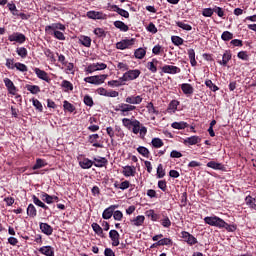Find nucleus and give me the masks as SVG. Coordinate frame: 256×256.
<instances>
[{"mask_svg":"<svg viewBox=\"0 0 256 256\" xmlns=\"http://www.w3.org/2000/svg\"><path fill=\"white\" fill-rule=\"evenodd\" d=\"M45 31L46 33H49V35H54L59 41H65V34L61 32L65 31V25L61 23H53L52 25L46 26Z\"/></svg>","mask_w":256,"mask_h":256,"instance_id":"1","label":"nucleus"},{"mask_svg":"<svg viewBox=\"0 0 256 256\" xmlns=\"http://www.w3.org/2000/svg\"><path fill=\"white\" fill-rule=\"evenodd\" d=\"M204 223L210 225V227H217L218 229H223L225 225V220L219 218V216H207L204 218Z\"/></svg>","mask_w":256,"mask_h":256,"instance_id":"2","label":"nucleus"},{"mask_svg":"<svg viewBox=\"0 0 256 256\" xmlns=\"http://www.w3.org/2000/svg\"><path fill=\"white\" fill-rule=\"evenodd\" d=\"M135 109H137L135 105L120 103L116 106L114 111H119L123 117H128V115H131V111H135Z\"/></svg>","mask_w":256,"mask_h":256,"instance_id":"3","label":"nucleus"},{"mask_svg":"<svg viewBox=\"0 0 256 256\" xmlns=\"http://www.w3.org/2000/svg\"><path fill=\"white\" fill-rule=\"evenodd\" d=\"M109 77L107 74L88 76L84 78L85 83H90V85H103L105 80Z\"/></svg>","mask_w":256,"mask_h":256,"instance_id":"4","label":"nucleus"},{"mask_svg":"<svg viewBox=\"0 0 256 256\" xmlns=\"http://www.w3.org/2000/svg\"><path fill=\"white\" fill-rule=\"evenodd\" d=\"M139 75H141V70L139 69L128 70L120 77V81H135V79H138Z\"/></svg>","mask_w":256,"mask_h":256,"instance_id":"5","label":"nucleus"},{"mask_svg":"<svg viewBox=\"0 0 256 256\" xmlns=\"http://www.w3.org/2000/svg\"><path fill=\"white\" fill-rule=\"evenodd\" d=\"M107 69V64L105 63H93L88 65V67L85 69L86 73H95V71H105Z\"/></svg>","mask_w":256,"mask_h":256,"instance_id":"6","label":"nucleus"},{"mask_svg":"<svg viewBox=\"0 0 256 256\" xmlns=\"http://www.w3.org/2000/svg\"><path fill=\"white\" fill-rule=\"evenodd\" d=\"M133 45H135V39H125L116 43V49L123 51L124 49H129V47H133Z\"/></svg>","mask_w":256,"mask_h":256,"instance_id":"7","label":"nucleus"},{"mask_svg":"<svg viewBox=\"0 0 256 256\" xmlns=\"http://www.w3.org/2000/svg\"><path fill=\"white\" fill-rule=\"evenodd\" d=\"M181 237H182V239H184V241L188 245L193 246V245H197V243H198L197 238H195V236H193L191 233H189L187 231H182Z\"/></svg>","mask_w":256,"mask_h":256,"instance_id":"8","label":"nucleus"},{"mask_svg":"<svg viewBox=\"0 0 256 256\" xmlns=\"http://www.w3.org/2000/svg\"><path fill=\"white\" fill-rule=\"evenodd\" d=\"M8 40L16 43L23 44L25 41H27V37L23 33L14 32L13 34L8 36Z\"/></svg>","mask_w":256,"mask_h":256,"instance_id":"9","label":"nucleus"},{"mask_svg":"<svg viewBox=\"0 0 256 256\" xmlns=\"http://www.w3.org/2000/svg\"><path fill=\"white\" fill-rule=\"evenodd\" d=\"M161 70L162 73H167L168 75H177V73H181V68L173 65H164Z\"/></svg>","mask_w":256,"mask_h":256,"instance_id":"10","label":"nucleus"},{"mask_svg":"<svg viewBox=\"0 0 256 256\" xmlns=\"http://www.w3.org/2000/svg\"><path fill=\"white\" fill-rule=\"evenodd\" d=\"M122 174L124 177H135L137 175V168L135 166H124L122 167Z\"/></svg>","mask_w":256,"mask_h":256,"instance_id":"11","label":"nucleus"},{"mask_svg":"<svg viewBox=\"0 0 256 256\" xmlns=\"http://www.w3.org/2000/svg\"><path fill=\"white\" fill-rule=\"evenodd\" d=\"M86 17H88V19L104 20V19H107V14L103 12H97V11H88L86 14Z\"/></svg>","mask_w":256,"mask_h":256,"instance_id":"12","label":"nucleus"},{"mask_svg":"<svg viewBox=\"0 0 256 256\" xmlns=\"http://www.w3.org/2000/svg\"><path fill=\"white\" fill-rule=\"evenodd\" d=\"M4 85L7 88L10 95H17V87L9 78H4Z\"/></svg>","mask_w":256,"mask_h":256,"instance_id":"13","label":"nucleus"},{"mask_svg":"<svg viewBox=\"0 0 256 256\" xmlns=\"http://www.w3.org/2000/svg\"><path fill=\"white\" fill-rule=\"evenodd\" d=\"M121 235H119V232L117 230H110L109 232V238L112 241V247H119V239Z\"/></svg>","mask_w":256,"mask_h":256,"instance_id":"14","label":"nucleus"},{"mask_svg":"<svg viewBox=\"0 0 256 256\" xmlns=\"http://www.w3.org/2000/svg\"><path fill=\"white\" fill-rule=\"evenodd\" d=\"M115 209H119V205H111L110 207L106 208L102 213L103 219H111Z\"/></svg>","mask_w":256,"mask_h":256,"instance_id":"15","label":"nucleus"},{"mask_svg":"<svg viewBox=\"0 0 256 256\" xmlns=\"http://www.w3.org/2000/svg\"><path fill=\"white\" fill-rule=\"evenodd\" d=\"M125 103H128L129 105H141L143 103V97L141 96H128L125 99Z\"/></svg>","mask_w":256,"mask_h":256,"instance_id":"16","label":"nucleus"},{"mask_svg":"<svg viewBox=\"0 0 256 256\" xmlns=\"http://www.w3.org/2000/svg\"><path fill=\"white\" fill-rule=\"evenodd\" d=\"M130 223L133 227H141L143 223H145V216L138 215L132 219H130Z\"/></svg>","mask_w":256,"mask_h":256,"instance_id":"17","label":"nucleus"},{"mask_svg":"<svg viewBox=\"0 0 256 256\" xmlns=\"http://www.w3.org/2000/svg\"><path fill=\"white\" fill-rule=\"evenodd\" d=\"M34 72L36 73L38 79H41L42 81H46V83H49V81H51V79L49 78V74H47L45 70L35 68Z\"/></svg>","mask_w":256,"mask_h":256,"instance_id":"18","label":"nucleus"},{"mask_svg":"<svg viewBox=\"0 0 256 256\" xmlns=\"http://www.w3.org/2000/svg\"><path fill=\"white\" fill-rule=\"evenodd\" d=\"M99 134H92L88 137L89 143L92 144L93 147H98L99 149H103V144L98 143Z\"/></svg>","mask_w":256,"mask_h":256,"instance_id":"19","label":"nucleus"},{"mask_svg":"<svg viewBox=\"0 0 256 256\" xmlns=\"http://www.w3.org/2000/svg\"><path fill=\"white\" fill-rule=\"evenodd\" d=\"M206 165H207V167H209L210 169H214L215 171H224L225 170V166L219 162L210 161Z\"/></svg>","mask_w":256,"mask_h":256,"instance_id":"20","label":"nucleus"},{"mask_svg":"<svg viewBox=\"0 0 256 256\" xmlns=\"http://www.w3.org/2000/svg\"><path fill=\"white\" fill-rule=\"evenodd\" d=\"M40 230L42 231V233H44V235H53V227H51V225H49L48 223H40Z\"/></svg>","mask_w":256,"mask_h":256,"instance_id":"21","label":"nucleus"},{"mask_svg":"<svg viewBox=\"0 0 256 256\" xmlns=\"http://www.w3.org/2000/svg\"><path fill=\"white\" fill-rule=\"evenodd\" d=\"M157 65H159V60L154 58L151 62H147L146 67L151 73H157Z\"/></svg>","mask_w":256,"mask_h":256,"instance_id":"22","label":"nucleus"},{"mask_svg":"<svg viewBox=\"0 0 256 256\" xmlns=\"http://www.w3.org/2000/svg\"><path fill=\"white\" fill-rule=\"evenodd\" d=\"M78 161L82 169H91L93 167V161L89 160V158H83L82 160L78 158Z\"/></svg>","mask_w":256,"mask_h":256,"instance_id":"23","label":"nucleus"},{"mask_svg":"<svg viewBox=\"0 0 256 256\" xmlns=\"http://www.w3.org/2000/svg\"><path fill=\"white\" fill-rule=\"evenodd\" d=\"M181 90L184 93V95H193V93L195 91V89L189 83L181 84Z\"/></svg>","mask_w":256,"mask_h":256,"instance_id":"24","label":"nucleus"},{"mask_svg":"<svg viewBox=\"0 0 256 256\" xmlns=\"http://www.w3.org/2000/svg\"><path fill=\"white\" fill-rule=\"evenodd\" d=\"M38 251L42 255H46V256H54L55 255V251L53 250V247H51V246H43Z\"/></svg>","mask_w":256,"mask_h":256,"instance_id":"25","label":"nucleus"},{"mask_svg":"<svg viewBox=\"0 0 256 256\" xmlns=\"http://www.w3.org/2000/svg\"><path fill=\"white\" fill-rule=\"evenodd\" d=\"M245 204L247 205V207H249V209H253L254 211H256V199L253 198L251 195L246 196Z\"/></svg>","mask_w":256,"mask_h":256,"instance_id":"26","label":"nucleus"},{"mask_svg":"<svg viewBox=\"0 0 256 256\" xmlns=\"http://www.w3.org/2000/svg\"><path fill=\"white\" fill-rule=\"evenodd\" d=\"M112 9L118 13V15H121V17H124L125 19H129V13L127 10H124L122 8H119L117 5H112Z\"/></svg>","mask_w":256,"mask_h":256,"instance_id":"27","label":"nucleus"},{"mask_svg":"<svg viewBox=\"0 0 256 256\" xmlns=\"http://www.w3.org/2000/svg\"><path fill=\"white\" fill-rule=\"evenodd\" d=\"M232 59V54L231 51H225L223 56H222V61L219 62L220 65H223L224 67L231 61Z\"/></svg>","mask_w":256,"mask_h":256,"instance_id":"28","label":"nucleus"},{"mask_svg":"<svg viewBox=\"0 0 256 256\" xmlns=\"http://www.w3.org/2000/svg\"><path fill=\"white\" fill-rule=\"evenodd\" d=\"M184 143L188 145H197V143H201V138L199 136H191L184 140Z\"/></svg>","mask_w":256,"mask_h":256,"instance_id":"29","label":"nucleus"},{"mask_svg":"<svg viewBox=\"0 0 256 256\" xmlns=\"http://www.w3.org/2000/svg\"><path fill=\"white\" fill-rule=\"evenodd\" d=\"M177 107H179V101L177 100H172L167 108L168 113H175L177 111Z\"/></svg>","mask_w":256,"mask_h":256,"instance_id":"30","label":"nucleus"},{"mask_svg":"<svg viewBox=\"0 0 256 256\" xmlns=\"http://www.w3.org/2000/svg\"><path fill=\"white\" fill-rule=\"evenodd\" d=\"M114 27H116V29H120L121 31H124V32L129 31V26H127L126 23L123 21H115Z\"/></svg>","mask_w":256,"mask_h":256,"instance_id":"31","label":"nucleus"},{"mask_svg":"<svg viewBox=\"0 0 256 256\" xmlns=\"http://www.w3.org/2000/svg\"><path fill=\"white\" fill-rule=\"evenodd\" d=\"M27 215H28V217H32V218L37 217V208H35V205H33V204L28 205Z\"/></svg>","mask_w":256,"mask_h":256,"instance_id":"32","label":"nucleus"},{"mask_svg":"<svg viewBox=\"0 0 256 256\" xmlns=\"http://www.w3.org/2000/svg\"><path fill=\"white\" fill-rule=\"evenodd\" d=\"M188 57H189L190 64L192 65V67H197V60L195 59V50L194 49L188 50Z\"/></svg>","mask_w":256,"mask_h":256,"instance_id":"33","label":"nucleus"},{"mask_svg":"<svg viewBox=\"0 0 256 256\" xmlns=\"http://www.w3.org/2000/svg\"><path fill=\"white\" fill-rule=\"evenodd\" d=\"M146 109H147L149 115H159V110H157V108H155V106L153 105V102H149L146 105Z\"/></svg>","mask_w":256,"mask_h":256,"instance_id":"34","label":"nucleus"},{"mask_svg":"<svg viewBox=\"0 0 256 256\" xmlns=\"http://www.w3.org/2000/svg\"><path fill=\"white\" fill-rule=\"evenodd\" d=\"M32 199L34 205H37L38 207H41L42 209L45 210L49 209V206L45 205V203H43V201H41L37 196L33 195Z\"/></svg>","mask_w":256,"mask_h":256,"instance_id":"35","label":"nucleus"},{"mask_svg":"<svg viewBox=\"0 0 256 256\" xmlns=\"http://www.w3.org/2000/svg\"><path fill=\"white\" fill-rule=\"evenodd\" d=\"M27 91H30L32 95H37V93H41V88L37 85H26Z\"/></svg>","mask_w":256,"mask_h":256,"instance_id":"36","label":"nucleus"},{"mask_svg":"<svg viewBox=\"0 0 256 256\" xmlns=\"http://www.w3.org/2000/svg\"><path fill=\"white\" fill-rule=\"evenodd\" d=\"M94 165L95 167H105V165H107V160L103 157L94 158Z\"/></svg>","mask_w":256,"mask_h":256,"instance_id":"37","label":"nucleus"},{"mask_svg":"<svg viewBox=\"0 0 256 256\" xmlns=\"http://www.w3.org/2000/svg\"><path fill=\"white\" fill-rule=\"evenodd\" d=\"M171 127H172V129H179V130L187 129L188 124H187V122H184V121H182V122H174V123L171 124Z\"/></svg>","mask_w":256,"mask_h":256,"instance_id":"38","label":"nucleus"},{"mask_svg":"<svg viewBox=\"0 0 256 256\" xmlns=\"http://www.w3.org/2000/svg\"><path fill=\"white\" fill-rule=\"evenodd\" d=\"M79 42L81 43V45H83L84 47H91V38L89 36H81L79 38Z\"/></svg>","mask_w":256,"mask_h":256,"instance_id":"39","label":"nucleus"},{"mask_svg":"<svg viewBox=\"0 0 256 256\" xmlns=\"http://www.w3.org/2000/svg\"><path fill=\"white\" fill-rule=\"evenodd\" d=\"M156 245L158 247L165 246V245H173V240H171L170 238H163V239L158 240L156 242Z\"/></svg>","mask_w":256,"mask_h":256,"instance_id":"40","label":"nucleus"},{"mask_svg":"<svg viewBox=\"0 0 256 256\" xmlns=\"http://www.w3.org/2000/svg\"><path fill=\"white\" fill-rule=\"evenodd\" d=\"M61 87L64 88V91L67 93L68 91H73V84L70 81L63 80L61 83Z\"/></svg>","mask_w":256,"mask_h":256,"instance_id":"41","label":"nucleus"},{"mask_svg":"<svg viewBox=\"0 0 256 256\" xmlns=\"http://www.w3.org/2000/svg\"><path fill=\"white\" fill-rule=\"evenodd\" d=\"M157 179H163L165 177V168H163V164H159L156 171Z\"/></svg>","mask_w":256,"mask_h":256,"instance_id":"42","label":"nucleus"},{"mask_svg":"<svg viewBox=\"0 0 256 256\" xmlns=\"http://www.w3.org/2000/svg\"><path fill=\"white\" fill-rule=\"evenodd\" d=\"M40 198L42 199V201H44V203H47L48 205H51V203H53V196L45 192L41 194Z\"/></svg>","mask_w":256,"mask_h":256,"instance_id":"43","label":"nucleus"},{"mask_svg":"<svg viewBox=\"0 0 256 256\" xmlns=\"http://www.w3.org/2000/svg\"><path fill=\"white\" fill-rule=\"evenodd\" d=\"M45 165H47L45 160L38 158V159H36V164L32 167V169L34 171H37V169H41L42 167H45Z\"/></svg>","mask_w":256,"mask_h":256,"instance_id":"44","label":"nucleus"},{"mask_svg":"<svg viewBox=\"0 0 256 256\" xmlns=\"http://www.w3.org/2000/svg\"><path fill=\"white\" fill-rule=\"evenodd\" d=\"M151 144L153 147H155V149H161V147L164 145L163 140L160 138H153Z\"/></svg>","mask_w":256,"mask_h":256,"instance_id":"45","label":"nucleus"},{"mask_svg":"<svg viewBox=\"0 0 256 256\" xmlns=\"http://www.w3.org/2000/svg\"><path fill=\"white\" fill-rule=\"evenodd\" d=\"M44 55L49 58V61H51V63H55L56 59H55V54L53 53V51H51V49L46 48L44 50Z\"/></svg>","mask_w":256,"mask_h":256,"instance_id":"46","label":"nucleus"},{"mask_svg":"<svg viewBox=\"0 0 256 256\" xmlns=\"http://www.w3.org/2000/svg\"><path fill=\"white\" fill-rule=\"evenodd\" d=\"M145 55H147V51H145V49H143V48H138L134 52V56L136 57V59H143V57H145Z\"/></svg>","mask_w":256,"mask_h":256,"instance_id":"47","label":"nucleus"},{"mask_svg":"<svg viewBox=\"0 0 256 256\" xmlns=\"http://www.w3.org/2000/svg\"><path fill=\"white\" fill-rule=\"evenodd\" d=\"M140 129H141V122H139V120H134V123L132 125V133H134V135H138Z\"/></svg>","mask_w":256,"mask_h":256,"instance_id":"48","label":"nucleus"},{"mask_svg":"<svg viewBox=\"0 0 256 256\" xmlns=\"http://www.w3.org/2000/svg\"><path fill=\"white\" fill-rule=\"evenodd\" d=\"M222 229H226L229 233H233L237 231V226L228 224L227 222L224 221V224L222 225Z\"/></svg>","mask_w":256,"mask_h":256,"instance_id":"49","label":"nucleus"},{"mask_svg":"<svg viewBox=\"0 0 256 256\" xmlns=\"http://www.w3.org/2000/svg\"><path fill=\"white\" fill-rule=\"evenodd\" d=\"M92 229L97 234L100 235V237H103V228L97 223H92Z\"/></svg>","mask_w":256,"mask_h":256,"instance_id":"50","label":"nucleus"},{"mask_svg":"<svg viewBox=\"0 0 256 256\" xmlns=\"http://www.w3.org/2000/svg\"><path fill=\"white\" fill-rule=\"evenodd\" d=\"M15 69H17V71H20L21 73H27L28 71L27 65L21 62L15 63Z\"/></svg>","mask_w":256,"mask_h":256,"instance_id":"51","label":"nucleus"},{"mask_svg":"<svg viewBox=\"0 0 256 256\" xmlns=\"http://www.w3.org/2000/svg\"><path fill=\"white\" fill-rule=\"evenodd\" d=\"M134 123H135V120H131L129 118L122 119V125H124V127H126V129H131V127H133Z\"/></svg>","mask_w":256,"mask_h":256,"instance_id":"52","label":"nucleus"},{"mask_svg":"<svg viewBox=\"0 0 256 256\" xmlns=\"http://www.w3.org/2000/svg\"><path fill=\"white\" fill-rule=\"evenodd\" d=\"M177 27H180V29H183L184 31H191L193 27L189 24H185V22L178 21L176 22Z\"/></svg>","mask_w":256,"mask_h":256,"instance_id":"53","label":"nucleus"},{"mask_svg":"<svg viewBox=\"0 0 256 256\" xmlns=\"http://www.w3.org/2000/svg\"><path fill=\"white\" fill-rule=\"evenodd\" d=\"M63 107L66 111H69V113H73V111H75V106L67 100L64 101Z\"/></svg>","mask_w":256,"mask_h":256,"instance_id":"54","label":"nucleus"},{"mask_svg":"<svg viewBox=\"0 0 256 256\" xmlns=\"http://www.w3.org/2000/svg\"><path fill=\"white\" fill-rule=\"evenodd\" d=\"M205 85H206V87H209L214 93H215L216 91H219V88L217 87V85H215V84L213 83V81H211L210 79H207V80L205 81Z\"/></svg>","mask_w":256,"mask_h":256,"instance_id":"55","label":"nucleus"},{"mask_svg":"<svg viewBox=\"0 0 256 256\" xmlns=\"http://www.w3.org/2000/svg\"><path fill=\"white\" fill-rule=\"evenodd\" d=\"M137 151L143 157H149V149H147L145 146H139Z\"/></svg>","mask_w":256,"mask_h":256,"instance_id":"56","label":"nucleus"},{"mask_svg":"<svg viewBox=\"0 0 256 256\" xmlns=\"http://www.w3.org/2000/svg\"><path fill=\"white\" fill-rule=\"evenodd\" d=\"M171 41H172V43H174V45H176V47H179V45H183V43H184L183 38H181L179 36H172Z\"/></svg>","mask_w":256,"mask_h":256,"instance_id":"57","label":"nucleus"},{"mask_svg":"<svg viewBox=\"0 0 256 256\" xmlns=\"http://www.w3.org/2000/svg\"><path fill=\"white\" fill-rule=\"evenodd\" d=\"M222 41H231L233 39V33L229 31H224L221 35Z\"/></svg>","mask_w":256,"mask_h":256,"instance_id":"58","label":"nucleus"},{"mask_svg":"<svg viewBox=\"0 0 256 256\" xmlns=\"http://www.w3.org/2000/svg\"><path fill=\"white\" fill-rule=\"evenodd\" d=\"M32 103L35 109H37V111H39L40 113H43V104H41L38 99L33 98Z\"/></svg>","mask_w":256,"mask_h":256,"instance_id":"59","label":"nucleus"},{"mask_svg":"<svg viewBox=\"0 0 256 256\" xmlns=\"http://www.w3.org/2000/svg\"><path fill=\"white\" fill-rule=\"evenodd\" d=\"M16 53L19 55V57H22V59H25V57H27V48L25 47L17 48Z\"/></svg>","mask_w":256,"mask_h":256,"instance_id":"60","label":"nucleus"},{"mask_svg":"<svg viewBox=\"0 0 256 256\" xmlns=\"http://www.w3.org/2000/svg\"><path fill=\"white\" fill-rule=\"evenodd\" d=\"M164 52L163 46L161 45H155L152 49L153 55H161V53Z\"/></svg>","mask_w":256,"mask_h":256,"instance_id":"61","label":"nucleus"},{"mask_svg":"<svg viewBox=\"0 0 256 256\" xmlns=\"http://www.w3.org/2000/svg\"><path fill=\"white\" fill-rule=\"evenodd\" d=\"M121 78H119V80H111V81H108V85L109 87H121V85H123V83H121Z\"/></svg>","mask_w":256,"mask_h":256,"instance_id":"62","label":"nucleus"},{"mask_svg":"<svg viewBox=\"0 0 256 256\" xmlns=\"http://www.w3.org/2000/svg\"><path fill=\"white\" fill-rule=\"evenodd\" d=\"M112 215L115 221H121L123 219V212L120 210L114 211Z\"/></svg>","mask_w":256,"mask_h":256,"instance_id":"63","label":"nucleus"},{"mask_svg":"<svg viewBox=\"0 0 256 256\" xmlns=\"http://www.w3.org/2000/svg\"><path fill=\"white\" fill-rule=\"evenodd\" d=\"M94 34H96L97 37H105L107 35L103 28L94 29Z\"/></svg>","mask_w":256,"mask_h":256,"instance_id":"64","label":"nucleus"}]
</instances>
